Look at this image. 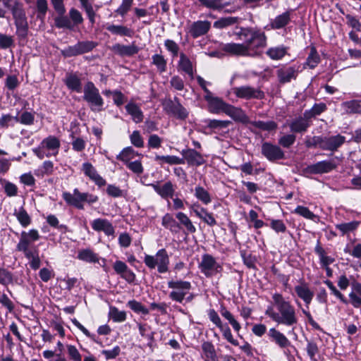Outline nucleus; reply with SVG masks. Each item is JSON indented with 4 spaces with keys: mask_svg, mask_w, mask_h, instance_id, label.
I'll return each instance as SVG.
<instances>
[{
    "mask_svg": "<svg viewBox=\"0 0 361 361\" xmlns=\"http://www.w3.org/2000/svg\"><path fill=\"white\" fill-rule=\"evenodd\" d=\"M235 34L243 43L225 44L221 48L224 52L252 58L262 55L267 46V37L264 31L254 27H240Z\"/></svg>",
    "mask_w": 361,
    "mask_h": 361,
    "instance_id": "nucleus-1",
    "label": "nucleus"
},
{
    "mask_svg": "<svg viewBox=\"0 0 361 361\" xmlns=\"http://www.w3.org/2000/svg\"><path fill=\"white\" fill-rule=\"evenodd\" d=\"M272 298L278 312H275L272 307H268L265 314L279 324L287 326L296 325L298 317L295 307L286 300L281 294L276 293L273 294Z\"/></svg>",
    "mask_w": 361,
    "mask_h": 361,
    "instance_id": "nucleus-2",
    "label": "nucleus"
},
{
    "mask_svg": "<svg viewBox=\"0 0 361 361\" xmlns=\"http://www.w3.org/2000/svg\"><path fill=\"white\" fill-rule=\"evenodd\" d=\"M168 288L171 290L169 298L173 302L180 304L191 302L196 295L191 293L192 284L190 281L182 279H171L167 282Z\"/></svg>",
    "mask_w": 361,
    "mask_h": 361,
    "instance_id": "nucleus-3",
    "label": "nucleus"
},
{
    "mask_svg": "<svg viewBox=\"0 0 361 361\" xmlns=\"http://www.w3.org/2000/svg\"><path fill=\"white\" fill-rule=\"evenodd\" d=\"M83 92V99L89 104L91 111L100 112L104 109V99L92 82H87L85 84Z\"/></svg>",
    "mask_w": 361,
    "mask_h": 361,
    "instance_id": "nucleus-4",
    "label": "nucleus"
},
{
    "mask_svg": "<svg viewBox=\"0 0 361 361\" xmlns=\"http://www.w3.org/2000/svg\"><path fill=\"white\" fill-rule=\"evenodd\" d=\"M144 262L149 269L157 267V270L161 274L169 270V257L165 249L158 250L155 255H145Z\"/></svg>",
    "mask_w": 361,
    "mask_h": 361,
    "instance_id": "nucleus-5",
    "label": "nucleus"
},
{
    "mask_svg": "<svg viewBox=\"0 0 361 361\" xmlns=\"http://www.w3.org/2000/svg\"><path fill=\"white\" fill-rule=\"evenodd\" d=\"M198 268L201 273L207 278L212 277L221 273L223 270L222 265L217 262L212 255L209 254H204L202 256Z\"/></svg>",
    "mask_w": 361,
    "mask_h": 361,
    "instance_id": "nucleus-6",
    "label": "nucleus"
},
{
    "mask_svg": "<svg viewBox=\"0 0 361 361\" xmlns=\"http://www.w3.org/2000/svg\"><path fill=\"white\" fill-rule=\"evenodd\" d=\"M231 92L238 98L246 100L252 99H262L264 97V93L259 88H255L249 85L233 87Z\"/></svg>",
    "mask_w": 361,
    "mask_h": 361,
    "instance_id": "nucleus-7",
    "label": "nucleus"
},
{
    "mask_svg": "<svg viewBox=\"0 0 361 361\" xmlns=\"http://www.w3.org/2000/svg\"><path fill=\"white\" fill-rule=\"evenodd\" d=\"M164 108L169 115L179 120H185L189 114L188 110L179 102L176 97L173 100L169 99L166 101L164 104Z\"/></svg>",
    "mask_w": 361,
    "mask_h": 361,
    "instance_id": "nucleus-8",
    "label": "nucleus"
},
{
    "mask_svg": "<svg viewBox=\"0 0 361 361\" xmlns=\"http://www.w3.org/2000/svg\"><path fill=\"white\" fill-rule=\"evenodd\" d=\"M97 44L92 41L79 42L73 46H69L61 51V54L65 57H71L82 54L92 51Z\"/></svg>",
    "mask_w": 361,
    "mask_h": 361,
    "instance_id": "nucleus-9",
    "label": "nucleus"
},
{
    "mask_svg": "<svg viewBox=\"0 0 361 361\" xmlns=\"http://www.w3.org/2000/svg\"><path fill=\"white\" fill-rule=\"evenodd\" d=\"M13 16L17 28V35L21 38L26 37L28 32V24L25 11L22 8H14Z\"/></svg>",
    "mask_w": 361,
    "mask_h": 361,
    "instance_id": "nucleus-10",
    "label": "nucleus"
},
{
    "mask_svg": "<svg viewBox=\"0 0 361 361\" xmlns=\"http://www.w3.org/2000/svg\"><path fill=\"white\" fill-rule=\"evenodd\" d=\"M262 154L270 161L283 159L285 157V153L279 146L268 142L262 144Z\"/></svg>",
    "mask_w": 361,
    "mask_h": 361,
    "instance_id": "nucleus-11",
    "label": "nucleus"
},
{
    "mask_svg": "<svg viewBox=\"0 0 361 361\" xmlns=\"http://www.w3.org/2000/svg\"><path fill=\"white\" fill-rule=\"evenodd\" d=\"M182 159L184 164H187L189 166H200L204 164L206 161L203 156L194 149H185L181 151Z\"/></svg>",
    "mask_w": 361,
    "mask_h": 361,
    "instance_id": "nucleus-12",
    "label": "nucleus"
},
{
    "mask_svg": "<svg viewBox=\"0 0 361 361\" xmlns=\"http://www.w3.org/2000/svg\"><path fill=\"white\" fill-rule=\"evenodd\" d=\"M82 171L85 176L94 182L99 187L106 185V180L97 173L96 169L90 162H85L82 164Z\"/></svg>",
    "mask_w": 361,
    "mask_h": 361,
    "instance_id": "nucleus-13",
    "label": "nucleus"
},
{
    "mask_svg": "<svg viewBox=\"0 0 361 361\" xmlns=\"http://www.w3.org/2000/svg\"><path fill=\"white\" fill-rule=\"evenodd\" d=\"M114 269L117 274H119L122 279L129 283H133L135 280V273L128 268L127 264L120 260H117L114 264Z\"/></svg>",
    "mask_w": 361,
    "mask_h": 361,
    "instance_id": "nucleus-14",
    "label": "nucleus"
},
{
    "mask_svg": "<svg viewBox=\"0 0 361 361\" xmlns=\"http://www.w3.org/2000/svg\"><path fill=\"white\" fill-rule=\"evenodd\" d=\"M204 99L208 103L209 111L212 114L225 113L228 105L219 97H214L212 94L209 96H204Z\"/></svg>",
    "mask_w": 361,
    "mask_h": 361,
    "instance_id": "nucleus-15",
    "label": "nucleus"
},
{
    "mask_svg": "<svg viewBox=\"0 0 361 361\" xmlns=\"http://www.w3.org/2000/svg\"><path fill=\"white\" fill-rule=\"evenodd\" d=\"M40 236L36 229H31L29 231H23L20 234V240L17 245V250H25L29 248L32 242L37 241Z\"/></svg>",
    "mask_w": 361,
    "mask_h": 361,
    "instance_id": "nucleus-16",
    "label": "nucleus"
},
{
    "mask_svg": "<svg viewBox=\"0 0 361 361\" xmlns=\"http://www.w3.org/2000/svg\"><path fill=\"white\" fill-rule=\"evenodd\" d=\"M298 71L295 66H282L276 71V75L280 83H287L295 80L298 76Z\"/></svg>",
    "mask_w": 361,
    "mask_h": 361,
    "instance_id": "nucleus-17",
    "label": "nucleus"
},
{
    "mask_svg": "<svg viewBox=\"0 0 361 361\" xmlns=\"http://www.w3.org/2000/svg\"><path fill=\"white\" fill-rule=\"evenodd\" d=\"M295 291L298 297L302 300L307 306L311 303L314 295V291L310 288L308 283L304 281H301L298 285L295 286Z\"/></svg>",
    "mask_w": 361,
    "mask_h": 361,
    "instance_id": "nucleus-18",
    "label": "nucleus"
},
{
    "mask_svg": "<svg viewBox=\"0 0 361 361\" xmlns=\"http://www.w3.org/2000/svg\"><path fill=\"white\" fill-rule=\"evenodd\" d=\"M109 49L115 54L121 57L132 56L137 54L139 51L138 47L134 43H132L130 45H123L116 43L109 47Z\"/></svg>",
    "mask_w": 361,
    "mask_h": 361,
    "instance_id": "nucleus-19",
    "label": "nucleus"
},
{
    "mask_svg": "<svg viewBox=\"0 0 361 361\" xmlns=\"http://www.w3.org/2000/svg\"><path fill=\"white\" fill-rule=\"evenodd\" d=\"M225 114L231 117L235 122L247 124L250 123L249 117L240 108L228 104Z\"/></svg>",
    "mask_w": 361,
    "mask_h": 361,
    "instance_id": "nucleus-20",
    "label": "nucleus"
},
{
    "mask_svg": "<svg viewBox=\"0 0 361 361\" xmlns=\"http://www.w3.org/2000/svg\"><path fill=\"white\" fill-rule=\"evenodd\" d=\"M42 147H44L48 152L46 157L56 156L59 153L61 146L60 140L54 135H49L41 142Z\"/></svg>",
    "mask_w": 361,
    "mask_h": 361,
    "instance_id": "nucleus-21",
    "label": "nucleus"
},
{
    "mask_svg": "<svg viewBox=\"0 0 361 361\" xmlns=\"http://www.w3.org/2000/svg\"><path fill=\"white\" fill-rule=\"evenodd\" d=\"M345 141V137L341 135L323 137L322 149L324 150L335 151Z\"/></svg>",
    "mask_w": 361,
    "mask_h": 361,
    "instance_id": "nucleus-22",
    "label": "nucleus"
},
{
    "mask_svg": "<svg viewBox=\"0 0 361 361\" xmlns=\"http://www.w3.org/2000/svg\"><path fill=\"white\" fill-rule=\"evenodd\" d=\"M336 167L331 161H322L308 166L305 171L312 174L325 173L332 171Z\"/></svg>",
    "mask_w": 361,
    "mask_h": 361,
    "instance_id": "nucleus-23",
    "label": "nucleus"
},
{
    "mask_svg": "<svg viewBox=\"0 0 361 361\" xmlns=\"http://www.w3.org/2000/svg\"><path fill=\"white\" fill-rule=\"evenodd\" d=\"M80 195H82V192L78 188H75L73 193L63 192L62 197L68 205L73 206L79 209H83L84 205L82 204Z\"/></svg>",
    "mask_w": 361,
    "mask_h": 361,
    "instance_id": "nucleus-24",
    "label": "nucleus"
},
{
    "mask_svg": "<svg viewBox=\"0 0 361 361\" xmlns=\"http://www.w3.org/2000/svg\"><path fill=\"white\" fill-rule=\"evenodd\" d=\"M92 228L95 231H103L106 235H113L115 233L112 224L106 219H96L91 223Z\"/></svg>",
    "mask_w": 361,
    "mask_h": 361,
    "instance_id": "nucleus-25",
    "label": "nucleus"
},
{
    "mask_svg": "<svg viewBox=\"0 0 361 361\" xmlns=\"http://www.w3.org/2000/svg\"><path fill=\"white\" fill-rule=\"evenodd\" d=\"M191 210L195 214L202 219L204 223L210 226H213L216 224V221L212 213L207 212V210L200 207L199 204H193L191 206Z\"/></svg>",
    "mask_w": 361,
    "mask_h": 361,
    "instance_id": "nucleus-26",
    "label": "nucleus"
},
{
    "mask_svg": "<svg viewBox=\"0 0 361 361\" xmlns=\"http://www.w3.org/2000/svg\"><path fill=\"white\" fill-rule=\"evenodd\" d=\"M154 191L164 199L172 198L175 192V188L171 181L166 182L164 185L158 183L149 184Z\"/></svg>",
    "mask_w": 361,
    "mask_h": 361,
    "instance_id": "nucleus-27",
    "label": "nucleus"
},
{
    "mask_svg": "<svg viewBox=\"0 0 361 361\" xmlns=\"http://www.w3.org/2000/svg\"><path fill=\"white\" fill-rule=\"evenodd\" d=\"M200 5L214 11H221L226 6L234 4L236 0H198Z\"/></svg>",
    "mask_w": 361,
    "mask_h": 361,
    "instance_id": "nucleus-28",
    "label": "nucleus"
},
{
    "mask_svg": "<svg viewBox=\"0 0 361 361\" xmlns=\"http://www.w3.org/2000/svg\"><path fill=\"white\" fill-rule=\"evenodd\" d=\"M269 339L281 348H286L290 345L288 338L275 328H271L268 331Z\"/></svg>",
    "mask_w": 361,
    "mask_h": 361,
    "instance_id": "nucleus-29",
    "label": "nucleus"
},
{
    "mask_svg": "<svg viewBox=\"0 0 361 361\" xmlns=\"http://www.w3.org/2000/svg\"><path fill=\"white\" fill-rule=\"evenodd\" d=\"M211 27L210 22L207 20H197L194 22L190 27L189 32L194 38L205 35Z\"/></svg>",
    "mask_w": 361,
    "mask_h": 361,
    "instance_id": "nucleus-30",
    "label": "nucleus"
},
{
    "mask_svg": "<svg viewBox=\"0 0 361 361\" xmlns=\"http://www.w3.org/2000/svg\"><path fill=\"white\" fill-rule=\"evenodd\" d=\"M310 126V118L303 116L298 117L289 123V127L293 133H304Z\"/></svg>",
    "mask_w": 361,
    "mask_h": 361,
    "instance_id": "nucleus-31",
    "label": "nucleus"
},
{
    "mask_svg": "<svg viewBox=\"0 0 361 361\" xmlns=\"http://www.w3.org/2000/svg\"><path fill=\"white\" fill-rule=\"evenodd\" d=\"M178 70L179 72L188 74L191 78H193V63L184 53L180 54V60L178 63Z\"/></svg>",
    "mask_w": 361,
    "mask_h": 361,
    "instance_id": "nucleus-32",
    "label": "nucleus"
},
{
    "mask_svg": "<svg viewBox=\"0 0 361 361\" xmlns=\"http://www.w3.org/2000/svg\"><path fill=\"white\" fill-rule=\"evenodd\" d=\"M64 82L66 85L67 87L73 91L77 93L82 92V85L81 82L80 78L78 77V75L75 73H69L67 74Z\"/></svg>",
    "mask_w": 361,
    "mask_h": 361,
    "instance_id": "nucleus-33",
    "label": "nucleus"
},
{
    "mask_svg": "<svg viewBox=\"0 0 361 361\" xmlns=\"http://www.w3.org/2000/svg\"><path fill=\"white\" fill-rule=\"evenodd\" d=\"M161 224L164 228L169 229L173 234L178 233L182 228L173 216L169 213L163 216Z\"/></svg>",
    "mask_w": 361,
    "mask_h": 361,
    "instance_id": "nucleus-34",
    "label": "nucleus"
},
{
    "mask_svg": "<svg viewBox=\"0 0 361 361\" xmlns=\"http://www.w3.org/2000/svg\"><path fill=\"white\" fill-rule=\"evenodd\" d=\"M154 161L161 166L165 164L169 165L184 164V161L181 157L175 155H158L154 157Z\"/></svg>",
    "mask_w": 361,
    "mask_h": 361,
    "instance_id": "nucleus-35",
    "label": "nucleus"
},
{
    "mask_svg": "<svg viewBox=\"0 0 361 361\" xmlns=\"http://www.w3.org/2000/svg\"><path fill=\"white\" fill-rule=\"evenodd\" d=\"M137 157L141 158L142 154L135 151L131 147H128L124 148L119 154L117 155L116 159L126 164L135 160Z\"/></svg>",
    "mask_w": 361,
    "mask_h": 361,
    "instance_id": "nucleus-36",
    "label": "nucleus"
},
{
    "mask_svg": "<svg viewBox=\"0 0 361 361\" xmlns=\"http://www.w3.org/2000/svg\"><path fill=\"white\" fill-rule=\"evenodd\" d=\"M201 348L202 351V356L205 358V360L218 361L215 347L211 342L204 341Z\"/></svg>",
    "mask_w": 361,
    "mask_h": 361,
    "instance_id": "nucleus-37",
    "label": "nucleus"
},
{
    "mask_svg": "<svg viewBox=\"0 0 361 361\" xmlns=\"http://www.w3.org/2000/svg\"><path fill=\"white\" fill-rule=\"evenodd\" d=\"M290 21V13L286 11L282 14L277 16L274 19L271 20L270 26L272 29L279 30L284 27Z\"/></svg>",
    "mask_w": 361,
    "mask_h": 361,
    "instance_id": "nucleus-38",
    "label": "nucleus"
},
{
    "mask_svg": "<svg viewBox=\"0 0 361 361\" xmlns=\"http://www.w3.org/2000/svg\"><path fill=\"white\" fill-rule=\"evenodd\" d=\"M288 52V47L280 45L277 47H269L266 51V54L272 60H281Z\"/></svg>",
    "mask_w": 361,
    "mask_h": 361,
    "instance_id": "nucleus-39",
    "label": "nucleus"
},
{
    "mask_svg": "<svg viewBox=\"0 0 361 361\" xmlns=\"http://www.w3.org/2000/svg\"><path fill=\"white\" fill-rule=\"evenodd\" d=\"M106 28L113 35L129 37L133 35V30L124 25L110 24L107 25Z\"/></svg>",
    "mask_w": 361,
    "mask_h": 361,
    "instance_id": "nucleus-40",
    "label": "nucleus"
},
{
    "mask_svg": "<svg viewBox=\"0 0 361 361\" xmlns=\"http://www.w3.org/2000/svg\"><path fill=\"white\" fill-rule=\"evenodd\" d=\"M176 218L178 220L180 227L183 226L188 233H194L196 232L195 226L185 214L181 212H177Z\"/></svg>",
    "mask_w": 361,
    "mask_h": 361,
    "instance_id": "nucleus-41",
    "label": "nucleus"
},
{
    "mask_svg": "<svg viewBox=\"0 0 361 361\" xmlns=\"http://www.w3.org/2000/svg\"><path fill=\"white\" fill-rule=\"evenodd\" d=\"M78 259L88 263H97L99 261V257L90 249H82L79 250Z\"/></svg>",
    "mask_w": 361,
    "mask_h": 361,
    "instance_id": "nucleus-42",
    "label": "nucleus"
},
{
    "mask_svg": "<svg viewBox=\"0 0 361 361\" xmlns=\"http://www.w3.org/2000/svg\"><path fill=\"white\" fill-rule=\"evenodd\" d=\"M127 112L131 116L132 119L136 123L142 121L144 116L140 108L134 103H129L126 106Z\"/></svg>",
    "mask_w": 361,
    "mask_h": 361,
    "instance_id": "nucleus-43",
    "label": "nucleus"
},
{
    "mask_svg": "<svg viewBox=\"0 0 361 361\" xmlns=\"http://www.w3.org/2000/svg\"><path fill=\"white\" fill-rule=\"evenodd\" d=\"M209 128L213 130L214 132H219L226 129L231 123L230 121H222L216 119H207L204 121Z\"/></svg>",
    "mask_w": 361,
    "mask_h": 361,
    "instance_id": "nucleus-44",
    "label": "nucleus"
},
{
    "mask_svg": "<svg viewBox=\"0 0 361 361\" xmlns=\"http://www.w3.org/2000/svg\"><path fill=\"white\" fill-rule=\"evenodd\" d=\"M341 106L346 114H361V102L351 100L343 102Z\"/></svg>",
    "mask_w": 361,
    "mask_h": 361,
    "instance_id": "nucleus-45",
    "label": "nucleus"
},
{
    "mask_svg": "<svg viewBox=\"0 0 361 361\" xmlns=\"http://www.w3.org/2000/svg\"><path fill=\"white\" fill-rule=\"evenodd\" d=\"M250 124H251L252 126L262 130L264 131H272L275 130L278 125L277 123L274 121H250Z\"/></svg>",
    "mask_w": 361,
    "mask_h": 361,
    "instance_id": "nucleus-46",
    "label": "nucleus"
},
{
    "mask_svg": "<svg viewBox=\"0 0 361 361\" xmlns=\"http://www.w3.org/2000/svg\"><path fill=\"white\" fill-rule=\"evenodd\" d=\"M238 20V18L233 16L221 18L214 23V27L217 29H223L237 23Z\"/></svg>",
    "mask_w": 361,
    "mask_h": 361,
    "instance_id": "nucleus-47",
    "label": "nucleus"
},
{
    "mask_svg": "<svg viewBox=\"0 0 361 361\" xmlns=\"http://www.w3.org/2000/svg\"><path fill=\"white\" fill-rule=\"evenodd\" d=\"M360 224L357 221H353L348 223H342L336 225V228L338 229L341 235L347 234L357 229Z\"/></svg>",
    "mask_w": 361,
    "mask_h": 361,
    "instance_id": "nucleus-48",
    "label": "nucleus"
},
{
    "mask_svg": "<svg viewBox=\"0 0 361 361\" xmlns=\"http://www.w3.org/2000/svg\"><path fill=\"white\" fill-rule=\"evenodd\" d=\"M14 215L23 227H27L30 224V216L23 207H20L18 210H15Z\"/></svg>",
    "mask_w": 361,
    "mask_h": 361,
    "instance_id": "nucleus-49",
    "label": "nucleus"
},
{
    "mask_svg": "<svg viewBox=\"0 0 361 361\" xmlns=\"http://www.w3.org/2000/svg\"><path fill=\"white\" fill-rule=\"evenodd\" d=\"M220 312L222 317H224L228 321L229 324L232 326L234 331L236 332H239V331L241 329V326L238 323V322L235 319L234 316L231 314V312H230L225 307H222L221 309Z\"/></svg>",
    "mask_w": 361,
    "mask_h": 361,
    "instance_id": "nucleus-50",
    "label": "nucleus"
},
{
    "mask_svg": "<svg viewBox=\"0 0 361 361\" xmlns=\"http://www.w3.org/2000/svg\"><path fill=\"white\" fill-rule=\"evenodd\" d=\"M326 105L324 103L315 104L310 110H307L304 113V116L307 118H312L316 116L320 115L326 111Z\"/></svg>",
    "mask_w": 361,
    "mask_h": 361,
    "instance_id": "nucleus-51",
    "label": "nucleus"
},
{
    "mask_svg": "<svg viewBox=\"0 0 361 361\" xmlns=\"http://www.w3.org/2000/svg\"><path fill=\"white\" fill-rule=\"evenodd\" d=\"M315 252L319 255L320 263L324 267H329L334 261V258L327 256L325 250L319 245L316 246Z\"/></svg>",
    "mask_w": 361,
    "mask_h": 361,
    "instance_id": "nucleus-52",
    "label": "nucleus"
},
{
    "mask_svg": "<svg viewBox=\"0 0 361 361\" xmlns=\"http://www.w3.org/2000/svg\"><path fill=\"white\" fill-rule=\"evenodd\" d=\"M195 196L204 204H208L212 201L209 193L201 186L195 188Z\"/></svg>",
    "mask_w": 361,
    "mask_h": 361,
    "instance_id": "nucleus-53",
    "label": "nucleus"
},
{
    "mask_svg": "<svg viewBox=\"0 0 361 361\" xmlns=\"http://www.w3.org/2000/svg\"><path fill=\"white\" fill-rule=\"evenodd\" d=\"M152 63L156 66L158 71L161 73L166 71L167 62L164 56L161 54H154L152 57Z\"/></svg>",
    "mask_w": 361,
    "mask_h": 361,
    "instance_id": "nucleus-54",
    "label": "nucleus"
},
{
    "mask_svg": "<svg viewBox=\"0 0 361 361\" xmlns=\"http://www.w3.org/2000/svg\"><path fill=\"white\" fill-rule=\"evenodd\" d=\"M55 25L59 28H66L71 30L73 27L72 22L64 14L59 15L55 18Z\"/></svg>",
    "mask_w": 361,
    "mask_h": 361,
    "instance_id": "nucleus-55",
    "label": "nucleus"
},
{
    "mask_svg": "<svg viewBox=\"0 0 361 361\" xmlns=\"http://www.w3.org/2000/svg\"><path fill=\"white\" fill-rule=\"evenodd\" d=\"M54 164L51 161H45L43 162L40 169L37 170L35 173L36 176L50 175L53 173Z\"/></svg>",
    "mask_w": 361,
    "mask_h": 361,
    "instance_id": "nucleus-56",
    "label": "nucleus"
},
{
    "mask_svg": "<svg viewBox=\"0 0 361 361\" xmlns=\"http://www.w3.org/2000/svg\"><path fill=\"white\" fill-rule=\"evenodd\" d=\"M126 166L129 170L137 175H140L144 171L140 158L126 164Z\"/></svg>",
    "mask_w": 361,
    "mask_h": 361,
    "instance_id": "nucleus-57",
    "label": "nucleus"
},
{
    "mask_svg": "<svg viewBox=\"0 0 361 361\" xmlns=\"http://www.w3.org/2000/svg\"><path fill=\"white\" fill-rule=\"evenodd\" d=\"M295 139L296 137L294 134H286L279 139L278 142L283 147L289 148L294 144Z\"/></svg>",
    "mask_w": 361,
    "mask_h": 361,
    "instance_id": "nucleus-58",
    "label": "nucleus"
},
{
    "mask_svg": "<svg viewBox=\"0 0 361 361\" xmlns=\"http://www.w3.org/2000/svg\"><path fill=\"white\" fill-rule=\"evenodd\" d=\"M127 305L136 313H142L143 314H147L149 313V310L143 306L141 302L135 300L128 301Z\"/></svg>",
    "mask_w": 361,
    "mask_h": 361,
    "instance_id": "nucleus-59",
    "label": "nucleus"
},
{
    "mask_svg": "<svg viewBox=\"0 0 361 361\" xmlns=\"http://www.w3.org/2000/svg\"><path fill=\"white\" fill-rule=\"evenodd\" d=\"M219 329L223 334L224 338L226 339L230 343L235 346H238L239 345L238 341L233 338L231 331L228 325H222V327Z\"/></svg>",
    "mask_w": 361,
    "mask_h": 361,
    "instance_id": "nucleus-60",
    "label": "nucleus"
},
{
    "mask_svg": "<svg viewBox=\"0 0 361 361\" xmlns=\"http://www.w3.org/2000/svg\"><path fill=\"white\" fill-rule=\"evenodd\" d=\"M322 136H306L305 137V145L307 147H316L319 146L322 149Z\"/></svg>",
    "mask_w": 361,
    "mask_h": 361,
    "instance_id": "nucleus-61",
    "label": "nucleus"
},
{
    "mask_svg": "<svg viewBox=\"0 0 361 361\" xmlns=\"http://www.w3.org/2000/svg\"><path fill=\"white\" fill-rule=\"evenodd\" d=\"M110 315H111V317L113 319V321L115 322H122L126 319V312L118 310L116 307L111 309Z\"/></svg>",
    "mask_w": 361,
    "mask_h": 361,
    "instance_id": "nucleus-62",
    "label": "nucleus"
},
{
    "mask_svg": "<svg viewBox=\"0 0 361 361\" xmlns=\"http://www.w3.org/2000/svg\"><path fill=\"white\" fill-rule=\"evenodd\" d=\"M140 334L146 338L149 341H152L154 338L153 333L150 332V326L147 324L137 323Z\"/></svg>",
    "mask_w": 361,
    "mask_h": 361,
    "instance_id": "nucleus-63",
    "label": "nucleus"
},
{
    "mask_svg": "<svg viewBox=\"0 0 361 361\" xmlns=\"http://www.w3.org/2000/svg\"><path fill=\"white\" fill-rule=\"evenodd\" d=\"M67 353L72 361H82V356L75 345H67Z\"/></svg>",
    "mask_w": 361,
    "mask_h": 361,
    "instance_id": "nucleus-64",
    "label": "nucleus"
}]
</instances>
